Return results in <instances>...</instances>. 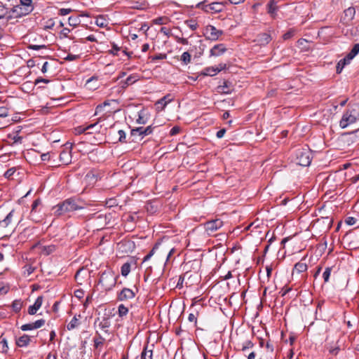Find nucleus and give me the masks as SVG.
Here are the masks:
<instances>
[{"instance_id": "obj_1", "label": "nucleus", "mask_w": 359, "mask_h": 359, "mask_svg": "<svg viewBox=\"0 0 359 359\" xmlns=\"http://www.w3.org/2000/svg\"><path fill=\"white\" fill-rule=\"evenodd\" d=\"M83 203L76 198H67L52 208L53 215L56 217H70V213L83 209Z\"/></svg>"}, {"instance_id": "obj_2", "label": "nucleus", "mask_w": 359, "mask_h": 359, "mask_svg": "<svg viewBox=\"0 0 359 359\" xmlns=\"http://www.w3.org/2000/svg\"><path fill=\"white\" fill-rule=\"evenodd\" d=\"M359 116L358 111L355 108H348L343 114L340 121L339 126L341 128H346L348 126L354 123Z\"/></svg>"}, {"instance_id": "obj_3", "label": "nucleus", "mask_w": 359, "mask_h": 359, "mask_svg": "<svg viewBox=\"0 0 359 359\" xmlns=\"http://www.w3.org/2000/svg\"><path fill=\"white\" fill-rule=\"evenodd\" d=\"M208 0H205L203 1L199 2L196 4L197 8L202 9L204 12L209 13H220L223 11L224 4L220 2H212L209 4H205V2H208Z\"/></svg>"}, {"instance_id": "obj_4", "label": "nucleus", "mask_w": 359, "mask_h": 359, "mask_svg": "<svg viewBox=\"0 0 359 359\" xmlns=\"http://www.w3.org/2000/svg\"><path fill=\"white\" fill-rule=\"evenodd\" d=\"M99 283L105 290H110L116 283V277L111 271H104L100 278Z\"/></svg>"}, {"instance_id": "obj_5", "label": "nucleus", "mask_w": 359, "mask_h": 359, "mask_svg": "<svg viewBox=\"0 0 359 359\" xmlns=\"http://www.w3.org/2000/svg\"><path fill=\"white\" fill-rule=\"evenodd\" d=\"M312 160V154L308 149H299L296 154V163L301 166H309Z\"/></svg>"}, {"instance_id": "obj_6", "label": "nucleus", "mask_w": 359, "mask_h": 359, "mask_svg": "<svg viewBox=\"0 0 359 359\" xmlns=\"http://www.w3.org/2000/svg\"><path fill=\"white\" fill-rule=\"evenodd\" d=\"M203 226L207 235L211 236L223 226V222L219 219H212L206 222Z\"/></svg>"}, {"instance_id": "obj_7", "label": "nucleus", "mask_w": 359, "mask_h": 359, "mask_svg": "<svg viewBox=\"0 0 359 359\" xmlns=\"http://www.w3.org/2000/svg\"><path fill=\"white\" fill-rule=\"evenodd\" d=\"M156 128V126H154L153 125H150L147 126V128L144 127H137L134 129H132L130 131V135L133 137H140V139H143L145 136H147L150 134H151L154 131V130Z\"/></svg>"}, {"instance_id": "obj_8", "label": "nucleus", "mask_w": 359, "mask_h": 359, "mask_svg": "<svg viewBox=\"0 0 359 359\" xmlns=\"http://www.w3.org/2000/svg\"><path fill=\"white\" fill-rule=\"evenodd\" d=\"M222 33V30H219L215 26L210 25L206 26L203 32L205 38L211 41L217 40Z\"/></svg>"}, {"instance_id": "obj_9", "label": "nucleus", "mask_w": 359, "mask_h": 359, "mask_svg": "<svg viewBox=\"0 0 359 359\" xmlns=\"http://www.w3.org/2000/svg\"><path fill=\"white\" fill-rule=\"evenodd\" d=\"M27 15H28V13H25L22 8L20 7L18 5L15 6L11 8H8L7 22L22 18Z\"/></svg>"}, {"instance_id": "obj_10", "label": "nucleus", "mask_w": 359, "mask_h": 359, "mask_svg": "<svg viewBox=\"0 0 359 359\" xmlns=\"http://www.w3.org/2000/svg\"><path fill=\"white\" fill-rule=\"evenodd\" d=\"M102 118L100 117L97 118V121L94 123L87 126H80L77 127L75 130L77 134H82L87 133L90 128H95V133H100L102 126L99 125V123L101 121Z\"/></svg>"}, {"instance_id": "obj_11", "label": "nucleus", "mask_w": 359, "mask_h": 359, "mask_svg": "<svg viewBox=\"0 0 359 359\" xmlns=\"http://www.w3.org/2000/svg\"><path fill=\"white\" fill-rule=\"evenodd\" d=\"M135 292L129 288L124 287L117 296V298L119 301H128L132 299L135 297Z\"/></svg>"}, {"instance_id": "obj_12", "label": "nucleus", "mask_w": 359, "mask_h": 359, "mask_svg": "<svg viewBox=\"0 0 359 359\" xmlns=\"http://www.w3.org/2000/svg\"><path fill=\"white\" fill-rule=\"evenodd\" d=\"M14 213L15 210H12L4 219H0V231H5L12 223Z\"/></svg>"}, {"instance_id": "obj_13", "label": "nucleus", "mask_w": 359, "mask_h": 359, "mask_svg": "<svg viewBox=\"0 0 359 359\" xmlns=\"http://www.w3.org/2000/svg\"><path fill=\"white\" fill-rule=\"evenodd\" d=\"M346 238L349 241L348 245L351 248L354 249L359 248V230L347 235Z\"/></svg>"}, {"instance_id": "obj_14", "label": "nucleus", "mask_w": 359, "mask_h": 359, "mask_svg": "<svg viewBox=\"0 0 359 359\" xmlns=\"http://www.w3.org/2000/svg\"><path fill=\"white\" fill-rule=\"evenodd\" d=\"M226 51V48L223 43L215 45L210 50V57H219Z\"/></svg>"}, {"instance_id": "obj_15", "label": "nucleus", "mask_w": 359, "mask_h": 359, "mask_svg": "<svg viewBox=\"0 0 359 359\" xmlns=\"http://www.w3.org/2000/svg\"><path fill=\"white\" fill-rule=\"evenodd\" d=\"M150 118L149 111L144 109L138 111L136 123L141 125L146 124Z\"/></svg>"}, {"instance_id": "obj_16", "label": "nucleus", "mask_w": 359, "mask_h": 359, "mask_svg": "<svg viewBox=\"0 0 359 359\" xmlns=\"http://www.w3.org/2000/svg\"><path fill=\"white\" fill-rule=\"evenodd\" d=\"M95 327H98L99 329L105 333H109L108 328L110 326V323L107 318H103L102 320L100 318L95 320L94 323Z\"/></svg>"}, {"instance_id": "obj_17", "label": "nucleus", "mask_w": 359, "mask_h": 359, "mask_svg": "<svg viewBox=\"0 0 359 359\" xmlns=\"http://www.w3.org/2000/svg\"><path fill=\"white\" fill-rule=\"evenodd\" d=\"M100 178V173L93 170H90L85 176V180L88 184H95Z\"/></svg>"}, {"instance_id": "obj_18", "label": "nucleus", "mask_w": 359, "mask_h": 359, "mask_svg": "<svg viewBox=\"0 0 359 359\" xmlns=\"http://www.w3.org/2000/svg\"><path fill=\"white\" fill-rule=\"evenodd\" d=\"M172 101V98L170 97V94H167L166 95H165L164 97H163L162 98H161L160 100H158L155 105L156 106V109L158 110V111H161V110H163L165 107L167 106L168 104H169L170 102H171Z\"/></svg>"}, {"instance_id": "obj_19", "label": "nucleus", "mask_w": 359, "mask_h": 359, "mask_svg": "<svg viewBox=\"0 0 359 359\" xmlns=\"http://www.w3.org/2000/svg\"><path fill=\"white\" fill-rule=\"evenodd\" d=\"M43 298L42 296H39L35 300L33 305H31L28 308V313L29 315H34L36 313L38 310L41 307L43 304Z\"/></svg>"}, {"instance_id": "obj_20", "label": "nucleus", "mask_w": 359, "mask_h": 359, "mask_svg": "<svg viewBox=\"0 0 359 359\" xmlns=\"http://www.w3.org/2000/svg\"><path fill=\"white\" fill-rule=\"evenodd\" d=\"M140 79V76L137 74H130L125 81H121L122 88H126L128 86L135 83Z\"/></svg>"}, {"instance_id": "obj_21", "label": "nucleus", "mask_w": 359, "mask_h": 359, "mask_svg": "<svg viewBox=\"0 0 359 359\" xmlns=\"http://www.w3.org/2000/svg\"><path fill=\"white\" fill-rule=\"evenodd\" d=\"M20 7H22L25 13H31L34 8L33 0H20Z\"/></svg>"}, {"instance_id": "obj_22", "label": "nucleus", "mask_w": 359, "mask_h": 359, "mask_svg": "<svg viewBox=\"0 0 359 359\" xmlns=\"http://www.w3.org/2000/svg\"><path fill=\"white\" fill-rule=\"evenodd\" d=\"M271 36L268 33H262L259 34L256 39V41L260 45V46H265L268 44L271 41Z\"/></svg>"}, {"instance_id": "obj_23", "label": "nucleus", "mask_w": 359, "mask_h": 359, "mask_svg": "<svg viewBox=\"0 0 359 359\" xmlns=\"http://www.w3.org/2000/svg\"><path fill=\"white\" fill-rule=\"evenodd\" d=\"M60 161L64 165H68L72 161L71 151L68 150H62L60 154Z\"/></svg>"}, {"instance_id": "obj_24", "label": "nucleus", "mask_w": 359, "mask_h": 359, "mask_svg": "<svg viewBox=\"0 0 359 359\" xmlns=\"http://www.w3.org/2000/svg\"><path fill=\"white\" fill-rule=\"evenodd\" d=\"M31 339L27 334H23L16 340V344L19 347H26L29 345Z\"/></svg>"}, {"instance_id": "obj_25", "label": "nucleus", "mask_w": 359, "mask_h": 359, "mask_svg": "<svg viewBox=\"0 0 359 359\" xmlns=\"http://www.w3.org/2000/svg\"><path fill=\"white\" fill-rule=\"evenodd\" d=\"M302 261L303 259H302L300 262L294 264L293 273L296 271L297 273H301L307 271L308 266L306 263L303 262Z\"/></svg>"}, {"instance_id": "obj_26", "label": "nucleus", "mask_w": 359, "mask_h": 359, "mask_svg": "<svg viewBox=\"0 0 359 359\" xmlns=\"http://www.w3.org/2000/svg\"><path fill=\"white\" fill-rule=\"evenodd\" d=\"M218 74V71L216 69L215 67H207L204 68L201 72V74L203 76H213Z\"/></svg>"}, {"instance_id": "obj_27", "label": "nucleus", "mask_w": 359, "mask_h": 359, "mask_svg": "<svg viewBox=\"0 0 359 359\" xmlns=\"http://www.w3.org/2000/svg\"><path fill=\"white\" fill-rule=\"evenodd\" d=\"M96 337L93 339L94 347L95 348H99L102 346L105 341V339L101 336V334L96 331Z\"/></svg>"}, {"instance_id": "obj_28", "label": "nucleus", "mask_w": 359, "mask_h": 359, "mask_svg": "<svg viewBox=\"0 0 359 359\" xmlns=\"http://www.w3.org/2000/svg\"><path fill=\"white\" fill-rule=\"evenodd\" d=\"M79 325H80L79 319L75 316L72 318L71 321L67 324V329L68 330H72L78 327V326Z\"/></svg>"}, {"instance_id": "obj_29", "label": "nucleus", "mask_w": 359, "mask_h": 359, "mask_svg": "<svg viewBox=\"0 0 359 359\" xmlns=\"http://www.w3.org/2000/svg\"><path fill=\"white\" fill-rule=\"evenodd\" d=\"M153 350L149 349L148 346H146L141 353L142 359H152Z\"/></svg>"}, {"instance_id": "obj_30", "label": "nucleus", "mask_w": 359, "mask_h": 359, "mask_svg": "<svg viewBox=\"0 0 359 359\" xmlns=\"http://www.w3.org/2000/svg\"><path fill=\"white\" fill-rule=\"evenodd\" d=\"M8 138L12 145L22 144L23 139L22 136H20L18 134L9 135Z\"/></svg>"}, {"instance_id": "obj_31", "label": "nucleus", "mask_w": 359, "mask_h": 359, "mask_svg": "<svg viewBox=\"0 0 359 359\" xmlns=\"http://www.w3.org/2000/svg\"><path fill=\"white\" fill-rule=\"evenodd\" d=\"M68 23L72 27H76L81 23V19L79 15L70 16L68 18Z\"/></svg>"}, {"instance_id": "obj_32", "label": "nucleus", "mask_w": 359, "mask_h": 359, "mask_svg": "<svg viewBox=\"0 0 359 359\" xmlns=\"http://www.w3.org/2000/svg\"><path fill=\"white\" fill-rule=\"evenodd\" d=\"M267 6H268V13H270L271 15H273L276 13L278 8L276 6V1H275L274 0H271L268 4H267Z\"/></svg>"}, {"instance_id": "obj_33", "label": "nucleus", "mask_w": 359, "mask_h": 359, "mask_svg": "<svg viewBox=\"0 0 359 359\" xmlns=\"http://www.w3.org/2000/svg\"><path fill=\"white\" fill-rule=\"evenodd\" d=\"M8 7L0 2V20L5 19L7 21Z\"/></svg>"}, {"instance_id": "obj_34", "label": "nucleus", "mask_w": 359, "mask_h": 359, "mask_svg": "<svg viewBox=\"0 0 359 359\" xmlns=\"http://www.w3.org/2000/svg\"><path fill=\"white\" fill-rule=\"evenodd\" d=\"M130 264L129 262L124 263L121 268V275L126 277L130 271Z\"/></svg>"}, {"instance_id": "obj_35", "label": "nucleus", "mask_w": 359, "mask_h": 359, "mask_svg": "<svg viewBox=\"0 0 359 359\" xmlns=\"http://www.w3.org/2000/svg\"><path fill=\"white\" fill-rule=\"evenodd\" d=\"M46 47L47 46L44 43H39V44H37V43H30L27 46V48L28 49H29V50H39L40 49H46Z\"/></svg>"}, {"instance_id": "obj_36", "label": "nucleus", "mask_w": 359, "mask_h": 359, "mask_svg": "<svg viewBox=\"0 0 359 359\" xmlns=\"http://www.w3.org/2000/svg\"><path fill=\"white\" fill-rule=\"evenodd\" d=\"M95 24L100 27H105L107 26L108 22L104 18L99 16L96 18Z\"/></svg>"}, {"instance_id": "obj_37", "label": "nucleus", "mask_w": 359, "mask_h": 359, "mask_svg": "<svg viewBox=\"0 0 359 359\" xmlns=\"http://www.w3.org/2000/svg\"><path fill=\"white\" fill-rule=\"evenodd\" d=\"M0 349L1 353H6L8 352V346L6 338H3L0 341Z\"/></svg>"}, {"instance_id": "obj_38", "label": "nucleus", "mask_w": 359, "mask_h": 359, "mask_svg": "<svg viewBox=\"0 0 359 359\" xmlns=\"http://www.w3.org/2000/svg\"><path fill=\"white\" fill-rule=\"evenodd\" d=\"M161 245L160 243H156L154 246L153 247V248L151 249V250L149 252L148 255H147L144 259H143V262H147L148 261L152 256L155 253V251L158 249V246Z\"/></svg>"}, {"instance_id": "obj_39", "label": "nucleus", "mask_w": 359, "mask_h": 359, "mask_svg": "<svg viewBox=\"0 0 359 359\" xmlns=\"http://www.w3.org/2000/svg\"><path fill=\"white\" fill-rule=\"evenodd\" d=\"M118 313L120 317L125 316L128 313V309L123 304H120L118 307Z\"/></svg>"}, {"instance_id": "obj_40", "label": "nucleus", "mask_w": 359, "mask_h": 359, "mask_svg": "<svg viewBox=\"0 0 359 359\" xmlns=\"http://www.w3.org/2000/svg\"><path fill=\"white\" fill-rule=\"evenodd\" d=\"M254 346V344L250 340L245 341L241 348V351L245 352L247 350L252 348Z\"/></svg>"}, {"instance_id": "obj_41", "label": "nucleus", "mask_w": 359, "mask_h": 359, "mask_svg": "<svg viewBox=\"0 0 359 359\" xmlns=\"http://www.w3.org/2000/svg\"><path fill=\"white\" fill-rule=\"evenodd\" d=\"M110 104V101L107 100L104 101L102 104H99L96 107L95 115L98 114L99 113H101L106 106H109Z\"/></svg>"}, {"instance_id": "obj_42", "label": "nucleus", "mask_w": 359, "mask_h": 359, "mask_svg": "<svg viewBox=\"0 0 359 359\" xmlns=\"http://www.w3.org/2000/svg\"><path fill=\"white\" fill-rule=\"evenodd\" d=\"M191 56L189 52H184L181 55V60L185 64L187 65L191 62Z\"/></svg>"}, {"instance_id": "obj_43", "label": "nucleus", "mask_w": 359, "mask_h": 359, "mask_svg": "<svg viewBox=\"0 0 359 359\" xmlns=\"http://www.w3.org/2000/svg\"><path fill=\"white\" fill-rule=\"evenodd\" d=\"M111 49L109 50V54L117 55L118 52L121 50V48L114 42L111 43Z\"/></svg>"}, {"instance_id": "obj_44", "label": "nucleus", "mask_w": 359, "mask_h": 359, "mask_svg": "<svg viewBox=\"0 0 359 359\" xmlns=\"http://www.w3.org/2000/svg\"><path fill=\"white\" fill-rule=\"evenodd\" d=\"M331 271H332L331 267L325 268V271L323 273V278L324 279L325 283L329 282Z\"/></svg>"}, {"instance_id": "obj_45", "label": "nucleus", "mask_w": 359, "mask_h": 359, "mask_svg": "<svg viewBox=\"0 0 359 359\" xmlns=\"http://www.w3.org/2000/svg\"><path fill=\"white\" fill-rule=\"evenodd\" d=\"M185 23L191 30H196L198 26V23L194 20H187Z\"/></svg>"}, {"instance_id": "obj_46", "label": "nucleus", "mask_w": 359, "mask_h": 359, "mask_svg": "<svg viewBox=\"0 0 359 359\" xmlns=\"http://www.w3.org/2000/svg\"><path fill=\"white\" fill-rule=\"evenodd\" d=\"M79 58H80L79 54L75 55V54L68 53L67 55V56L64 57V60H65L67 61H74Z\"/></svg>"}, {"instance_id": "obj_47", "label": "nucleus", "mask_w": 359, "mask_h": 359, "mask_svg": "<svg viewBox=\"0 0 359 359\" xmlns=\"http://www.w3.org/2000/svg\"><path fill=\"white\" fill-rule=\"evenodd\" d=\"M118 134L119 135L118 141L121 143H126V135L124 130H119L118 131Z\"/></svg>"}, {"instance_id": "obj_48", "label": "nucleus", "mask_w": 359, "mask_h": 359, "mask_svg": "<svg viewBox=\"0 0 359 359\" xmlns=\"http://www.w3.org/2000/svg\"><path fill=\"white\" fill-rule=\"evenodd\" d=\"M16 172V168H11L9 169H8L5 173H4V177L6 178H11L14 174L15 172Z\"/></svg>"}, {"instance_id": "obj_49", "label": "nucleus", "mask_w": 359, "mask_h": 359, "mask_svg": "<svg viewBox=\"0 0 359 359\" xmlns=\"http://www.w3.org/2000/svg\"><path fill=\"white\" fill-rule=\"evenodd\" d=\"M166 57H167V55L165 53H158L157 55H155L151 57L152 61L164 60Z\"/></svg>"}, {"instance_id": "obj_50", "label": "nucleus", "mask_w": 359, "mask_h": 359, "mask_svg": "<svg viewBox=\"0 0 359 359\" xmlns=\"http://www.w3.org/2000/svg\"><path fill=\"white\" fill-rule=\"evenodd\" d=\"M20 329L22 331H29V330H34L33 323H27V324L22 325L21 326Z\"/></svg>"}, {"instance_id": "obj_51", "label": "nucleus", "mask_w": 359, "mask_h": 359, "mask_svg": "<svg viewBox=\"0 0 359 359\" xmlns=\"http://www.w3.org/2000/svg\"><path fill=\"white\" fill-rule=\"evenodd\" d=\"M41 201L40 198L34 200L32 205V212H36V209L39 205H41Z\"/></svg>"}, {"instance_id": "obj_52", "label": "nucleus", "mask_w": 359, "mask_h": 359, "mask_svg": "<svg viewBox=\"0 0 359 359\" xmlns=\"http://www.w3.org/2000/svg\"><path fill=\"white\" fill-rule=\"evenodd\" d=\"M70 32V29L68 28H63V29L60 32V36L65 38H69L70 39H73L74 37L69 36V34Z\"/></svg>"}, {"instance_id": "obj_53", "label": "nucleus", "mask_w": 359, "mask_h": 359, "mask_svg": "<svg viewBox=\"0 0 359 359\" xmlns=\"http://www.w3.org/2000/svg\"><path fill=\"white\" fill-rule=\"evenodd\" d=\"M55 248L54 245L44 246L43 251L45 252L46 255H49L55 250Z\"/></svg>"}, {"instance_id": "obj_54", "label": "nucleus", "mask_w": 359, "mask_h": 359, "mask_svg": "<svg viewBox=\"0 0 359 359\" xmlns=\"http://www.w3.org/2000/svg\"><path fill=\"white\" fill-rule=\"evenodd\" d=\"M45 324V320L43 319L37 320L33 323L34 329H38L41 327Z\"/></svg>"}, {"instance_id": "obj_55", "label": "nucleus", "mask_w": 359, "mask_h": 359, "mask_svg": "<svg viewBox=\"0 0 359 359\" xmlns=\"http://www.w3.org/2000/svg\"><path fill=\"white\" fill-rule=\"evenodd\" d=\"M294 31L293 29H290L285 33L283 36L284 40H287L292 38L294 36Z\"/></svg>"}, {"instance_id": "obj_56", "label": "nucleus", "mask_w": 359, "mask_h": 359, "mask_svg": "<svg viewBox=\"0 0 359 359\" xmlns=\"http://www.w3.org/2000/svg\"><path fill=\"white\" fill-rule=\"evenodd\" d=\"M8 110L6 107H0V117L4 118L8 116Z\"/></svg>"}, {"instance_id": "obj_57", "label": "nucleus", "mask_w": 359, "mask_h": 359, "mask_svg": "<svg viewBox=\"0 0 359 359\" xmlns=\"http://www.w3.org/2000/svg\"><path fill=\"white\" fill-rule=\"evenodd\" d=\"M181 130V128L180 127L176 126H174L171 128L170 131V135L171 136H173V135H175L177 134H178Z\"/></svg>"}, {"instance_id": "obj_58", "label": "nucleus", "mask_w": 359, "mask_h": 359, "mask_svg": "<svg viewBox=\"0 0 359 359\" xmlns=\"http://www.w3.org/2000/svg\"><path fill=\"white\" fill-rule=\"evenodd\" d=\"M165 18L163 17H159L153 20V23L155 25H163L165 24Z\"/></svg>"}, {"instance_id": "obj_59", "label": "nucleus", "mask_w": 359, "mask_h": 359, "mask_svg": "<svg viewBox=\"0 0 359 359\" xmlns=\"http://www.w3.org/2000/svg\"><path fill=\"white\" fill-rule=\"evenodd\" d=\"M291 290L292 287L285 286L281 289V290L280 291V294H281L282 297H284Z\"/></svg>"}, {"instance_id": "obj_60", "label": "nucleus", "mask_w": 359, "mask_h": 359, "mask_svg": "<svg viewBox=\"0 0 359 359\" xmlns=\"http://www.w3.org/2000/svg\"><path fill=\"white\" fill-rule=\"evenodd\" d=\"M350 52L356 56L359 53V43H355Z\"/></svg>"}, {"instance_id": "obj_61", "label": "nucleus", "mask_w": 359, "mask_h": 359, "mask_svg": "<svg viewBox=\"0 0 359 359\" xmlns=\"http://www.w3.org/2000/svg\"><path fill=\"white\" fill-rule=\"evenodd\" d=\"M344 67H345V65L339 60L336 67L337 73L340 74Z\"/></svg>"}, {"instance_id": "obj_62", "label": "nucleus", "mask_w": 359, "mask_h": 359, "mask_svg": "<svg viewBox=\"0 0 359 359\" xmlns=\"http://www.w3.org/2000/svg\"><path fill=\"white\" fill-rule=\"evenodd\" d=\"M50 82V80L49 79H44V78H41V77H39L37 78L35 81H34V85H37L40 83H48Z\"/></svg>"}, {"instance_id": "obj_63", "label": "nucleus", "mask_w": 359, "mask_h": 359, "mask_svg": "<svg viewBox=\"0 0 359 359\" xmlns=\"http://www.w3.org/2000/svg\"><path fill=\"white\" fill-rule=\"evenodd\" d=\"M13 309L15 311H19L20 310V308H21V304L20 303V302H18V301H14L13 302Z\"/></svg>"}, {"instance_id": "obj_64", "label": "nucleus", "mask_w": 359, "mask_h": 359, "mask_svg": "<svg viewBox=\"0 0 359 359\" xmlns=\"http://www.w3.org/2000/svg\"><path fill=\"white\" fill-rule=\"evenodd\" d=\"M84 292L83 290H76L74 291V296L78 299L83 298Z\"/></svg>"}]
</instances>
